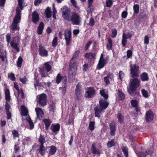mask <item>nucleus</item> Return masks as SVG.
I'll use <instances>...</instances> for the list:
<instances>
[{
    "instance_id": "18",
    "label": "nucleus",
    "mask_w": 157,
    "mask_h": 157,
    "mask_svg": "<svg viewBox=\"0 0 157 157\" xmlns=\"http://www.w3.org/2000/svg\"><path fill=\"white\" fill-rule=\"evenodd\" d=\"M91 150L92 154H96L99 155L101 153V150L99 148H96L94 143H93L92 144Z\"/></svg>"
},
{
    "instance_id": "53",
    "label": "nucleus",
    "mask_w": 157,
    "mask_h": 157,
    "mask_svg": "<svg viewBox=\"0 0 157 157\" xmlns=\"http://www.w3.org/2000/svg\"><path fill=\"white\" fill-rule=\"evenodd\" d=\"M147 152L146 151V152H139L138 154V155L139 157H146L147 155Z\"/></svg>"
},
{
    "instance_id": "45",
    "label": "nucleus",
    "mask_w": 157,
    "mask_h": 157,
    "mask_svg": "<svg viewBox=\"0 0 157 157\" xmlns=\"http://www.w3.org/2000/svg\"><path fill=\"white\" fill-rule=\"evenodd\" d=\"M100 93L101 96L104 97L105 100H107L108 98V95L106 94L104 90H101Z\"/></svg>"
},
{
    "instance_id": "8",
    "label": "nucleus",
    "mask_w": 157,
    "mask_h": 157,
    "mask_svg": "<svg viewBox=\"0 0 157 157\" xmlns=\"http://www.w3.org/2000/svg\"><path fill=\"white\" fill-rule=\"evenodd\" d=\"M107 57H106L105 59L104 58V55L103 53L101 54L99 60L98 61V63L97 65L96 69L98 70H100L102 68L104 67L105 64H106L107 62V59H108Z\"/></svg>"
},
{
    "instance_id": "38",
    "label": "nucleus",
    "mask_w": 157,
    "mask_h": 157,
    "mask_svg": "<svg viewBox=\"0 0 157 157\" xmlns=\"http://www.w3.org/2000/svg\"><path fill=\"white\" fill-rule=\"evenodd\" d=\"M63 76H62L60 73H59L56 77V82L57 84H59L62 80Z\"/></svg>"
},
{
    "instance_id": "56",
    "label": "nucleus",
    "mask_w": 157,
    "mask_h": 157,
    "mask_svg": "<svg viewBox=\"0 0 157 157\" xmlns=\"http://www.w3.org/2000/svg\"><path fill=\"white\" fill-rule=\"evenodd\" d=\"M113 3L111 0H107L106 1V6L107 7H111Z\"/></svg>"
},
{
    "instance_id": "54",
    "label": "nucleus",
    "mask_w": 157,
    "mask_h": 157,
    "mask_svg": "<svg viewBox=\"0 0 157 157\" xmlns=\"http://www.w3.org/2000/svg\"><path fill=\"white\" fill-rule=\"evenodd\" d=\"M149 41V38L148 35L145 36L144 37V44H148Z\"/></svg>"
},
{
    "instance_id": "27",
    "label": "nucleus",
    "mask_w": 157,
    "mask_h": 157,
    "mask_svg": "<svg viewBox=\"0 0 157 157\" xmlns=\"http://www.w3.org/2000/svg\"><path fill=\"white\" fill-rule=\"evenodd\" d=\"M52 13L51 8L49 7H47L44 12L46 17L47 18H49L51 17Z\"/></svg>"
},
{
    "instance_id": "41",
    "label": "nucleus",
    "mask_w": 157,
    "mask_h": 157,
    "mask_svg": "<svg viewBox=\"0 0 157 157\" xmlns=\"http://www.w3.org/2000/svg\"><path fill=\"white\" fill-rule=\"evenodd\" d=\"M79 54L80 51H76L72 56L71 59H72V60H75V59H77L78 57H79Z\"/></svg>"
},
{
    "instance_id": "15",
    "label": "nucleus",
    "mask_w": 157,
    "mask_h": 157,
    "mask_svg": "<svg viewBox=\"0 0 157 157\" xmlns=\"http://www.w3.org/2000/svg\"><path fill=\"white\" fill-rule=\"evenodd\" d=\"M32 21L35 24H37L40 20L39 15L36 10L34 11L32 14Z\"/></svg>"
},
{
    "instance_id": "51",
    "label": "nucleus",
    "mask_w": 157,
    "mask_h": 157,
    "mask_svg": "<svg viewBox=\"0 0 157 157\" xmlns=\"http://www.w3.org/2000/svg\"><path fill=\"white\" fill-rule=\"evenodd\" d=\"M141 93L143 96L145 98H147L148 97V94L147 90L144 89L141 90Z\"/></svg>"
},
{
    "instance_id": "63",
    "label": "nucleus",
    "mask_w": 157,
    "mask_h": 157,
    "mask_svg": "<svg viewBox=\"0 0 157 157\" xmlns=\"http://www.w3.org/2000/svg\"><path fill=\"white\" fill-rule=\"evenodd\" d=\"M18 144L14 145V150L15 153H17L20 150V147H18Z\"/></svg>"
},
{
    "instance_id": "57",
    "label": "nucleus",
    "mask_w": 157,
    "mask_h": 157,
    "mask_svg": "<svg viewBox=\"0 0 157 157\" xmlns=\"http://www.w3.org/2000/svg\"><path fill=\"white\" fill-rule=\"evenodd\" d=\"M20 81L24 84H25L26 81H27L26 77L25 76H24V77H22V78L20 77Z\"/></svg>"
},
{
    "instance_id": "55",
    "label": "nucleus",
    "mask_w": 157,
    "mask_h": 157,
    "mask_svg": "<svg viewBox=\"0 0 157 157\" xmlns=\"http://www.w3.org/2000/svg\"><path fill=\"white\" fill-rule=\"evenodd\" d=\"M132 55V50H128L127 51V56L128 58H131Z\"/></svg>"
},
{
    "instance_id": "33",
    "label": "nucleus",
    "mask_w": 157,
    "mask_h": 157,
    "mask_svg": "<svg viewBox=\"0 0 157 157\" xmlns=\"http://www.w3.org/2000/svg\"><path fill=\"white\" fill-rule=\"evenodd\" d=\"M26 120L28 121L30 125V129H33L34 127V125L31 118L29 116L27 117L26 118Z\"/></svg>"
},
{
    "instance_id": "47",
    "label": "nucleus",
    "mask_w": 157,
    "mask_h": 157,
    "mask_svg": "<svg viewBox=\"0 0 157 157\" xmlns=\"http://www.w3.org/2000/svg\"><path fill=\"white\" fill-rule=\"evenodd\" d=\"M94 121H90L89 126V128L91 131H93L94 128Z\"/></svg>"
},
{
    "instance_id": "40",
    "label": "nucleus",
    "mask_w": 157,
    "mask_h": 157,
    "mask_svg": "<svg viewBox=\"0 0 157 157\" xmlns=\"http://www.w3.org/2000/svg\"><path fill=\"white\" fill-rule=\"evenodd\" d=\"M23 61V60L21 57L19 56L17 61V65L18 67H21Z\"/></svg>"
},
{
    "instance_id": "14",
    "label": "nucleus",
    "mask_w": 157,
    "mask_h": 157,
    "mask_svg": "<svg viewBox=\"0 0 157 157\" xmlns=\"http://www.w3.org/2000/svg\"><path fill=\"white\" fill-rule=\"evenodd\" d=\"M109 126L110 129V133L111 136H114L116 134V126L115 123L112 121L109 123Z\"/></svg>"
},
{
    "instance_id": "19",
    "label": "nucleus",
    "mask_w": 157,
    "mask_h": 157,
    "mask_svg": "<svg viewBox=\"0 0 157 157\" xmlns=\"http://www.w3.org/2000/svg\"><path fill=\"white\" fill-rule=\"evenodd\" d=\"M102 110L99 106L97 105L94 108V114L96 117L98 118L100 117Z\"/></svg>"
},
{
    "instance_id": "6",
    "label": "nucleus",
    "mask_w": 157,
    "mask_h": 157,
    "mask_svg": "<svg viewBox=\"0 0 157 157\" xmlns=\"http://www.w3.org/2000/svg\"><path fill=\"white\" fill-rule=\"evenodd\" d=\"M81 19L82 18L80 17V15L78 13L74 12L72 13L70 21H71V23L73 25H79L81 22Z\"/></svg>"
},
{
    "instance_id": "26",
    "label": "nucleus",
    "mask_w": 157,
    "mask_h": 157,
    "mask_svg": "<svg viewBox=\"0 0 157 157\" xmlns=\"http://www.w3.org/2000/svg\"><path fill=\"white\" fill-rule=\"evenodd\" d=\"M38 76V75L36 76L34 78V84L35 88L36 86L40 87L41 85V83L39 82L40 79Z\"/></svg>"
},
{
    "instance_id": "50",
    "label": "nucleus",
    "mask_w": 157,
    "mask_h": 157,
    "mask_svg": "<svg viewBox=\"0 0 157 157\" xmlns=\"http://www.w3.org/2000/svg\"><path fill=\"white\" fill-rule=\"evenodd\" d=\"M17 1L20 10H22L23 8V1L22 0H17Z\"/></svg>"
},
{
    "instance_id": "3",
    "label": "nucleus",
    "mask_w": 157,
    "mask_h": 157,
    "mask_svg": "<svg viewBox=\"0 0 157 157\" xmlns=\"http://www.w3.org/2000/svg\"><path fill=\"white\" fill-rule=\"evenodd\" d=\"M21 19V12L19 8L17 7L16 10V14L11 25V29L12 31L19 30V27L18 25Z\"/></svg>"
},
{
    "instance_id": "23",
    "label": "nucleus",
    "mask_w": 157,
    "mask_h": 157,
    "mask_svg": "<svg viewBox=\"0 0 157 157\" xmlns=\"http://www.w3.org/2000/svg\"><path fill=\"white\" fill-rule=\"evenodd\" d=\"M21 115L23 116H26L27 115L28 111L24 105H21Z\"/></svg>"
},
{
    "instance_id": "24",
    "label": "nucleus",
    "mask_w": 157,
    "mask_h": 157,
    "mask_svg": "<svg viewBox=\"0 0 157 157\" xmlns=\"http://www.w3.org/2000/svg\"><path fill=\"white\" fill-rule=\"evenodd\" d=\"M38 151L39 153L42 156H43L45 154V147L44 145H40Z\"/></svg>"
},
{
    "instance_id": "36",
    "label": "nucleus",
    "mask_w": 157,
    "mask_h": 157,
    "mask_svg": "<svg viewBox=\"0 0 157 157\" xmlns=\"http://www.w3.org/2000/svg\"><path fill=\"white\" fill-rule=\"evenodd\" d=\"M121 149L125 157H128V148L126 147L123 146L121 147Z\"/></svg>"
},
{
    "instance_id": "37",
    "label": "nucleus",
    "mask_w": 157,
    "mask_h": 157,
    "mask_svg": "<svg viewBox=\"0 0 157 157\" xmlns=\"http://www.w3.org/2000/svg\"><path fill=\"white\" fill-rule=\"evenodd\" d=\"M49 62H47L44 63V66L47 72H49L52 70V66L49 64Z\"/></svg>"
},
{
    "instance_id": "39",
    "label": "nucleus",
    "mask_w": 157,
    "mask_h": 157,
    "mask_svg": "<svg viewBox=\"0 0 157 157\" xmlns=\"http://www.w3.org/2000/svg\"><path fill=\"white\" fill-rule=\"evenodd\" d=\"M134 13L137 14L138 13L139 11V6L138 4H135L133 6Z\"/></svg>"
},
{
    "instance_id": "4",
    "label": "nucleus",
    "mask_w": 157,
    "mask_h": 157,
    "mask_svg": "<svg viewBox=\"0 0 157 157\" xmlns=\"http://www.w3.org/2000/svg\"><path fill=\"white\" fill-rule=\"evenodd\" d=\"M5 97L6 102L5 105V109L6 113L7 119L9 120L12 117V114L10 111V109H11V106L8 103V102L10 101L11 98L10 91L8 89H6L5 90Z\"/></svg>"
},
{
    "instance_id": "11",
    "label": "nucleus",
    "mask_w": 157,
    "mask_h": 157,
    "mask_svg": "<svg viewBox=\"0 0 157 157\" xmlns=\"http://www.w3.org/2000/svg\"><path fill=\"white\" fill-rule=\"evenodd\" d=\"M96 54L94 53H86L84 56L87 59H89L88 63L91 65L94 64V60L96 58Z\"/></svg>"
},
{
    "instance_id": "34",
    "label": "nucleus",
    "mask_w": 157,
    "mask_h": 157,
    "mask_svg": "<svg viewBox=\"0 0 157 157\" xmlns=\"http://www.w3.org/2000/svg\"><path fill=\"white\" fill-rule=\"evenodd\" d=\"M38 141L40 143V145H44L46 142V140L44 136L41 134H40V135Z\"/></svg>"
},
{
    "instance_id": "59",
    "label": "nucleus",
    "mask_w": 157,
    "mask_h": 157,
    "mask_svg": "<svg viewBox=\"0 0 157 157\" xmlns=\"http://www.w3.org/2000/svg\"><path fill=\"white\" fill-rule=\"evenodd\" d=\"M8 77L10 78V79L13 81H14L16 80V78L15 77L13 73H11L10 75H9Z\"/></svg>"
},
{
    "instance_id": "9",
    "label": "nucleus",
    "mask_w": 157,
    "mask_h": 157,
    "mask_svg": "<svg viewBox=\"0 0 157 157\" xmlns=\"http://www.w3.org/2000/svg\"><path fill=\"white\" fill-rule=\"evenodd\" d=\"M64 35L66 41V45L68 46L69 45L71 40V32L68 29H66L64 31Z\"/></svg>"
},
{
    "instance_id": "58",
    "label": "nucleus",
    "mask_w": 157,
    "mask_h": 157,
    "mask_svg": "<svg viewBox=\"0 0 157 157\" xmlns=\"http://www.w3.org/2000/svg\"><path fill=\"white\" fill-rule=\"evenodd\" d=\"M91 43L92 42L91 40L88 41L85 46L84 50L85 51H86L89 48Z\"/></svg>"
},
{
    "instance_id": "61",
    "label": "nucleus",
    "mask_w": 157,
    "mask_h": 157,
    "mask_svg": "<svg viewBox=\"0 0 157 157\" xmlns=\"http://www.w3.org/2000/svg\"><path fill=\"white\" fill-rule=\"evenodd\" d=\"M14 87L17 90L18 94V95H19L20 94V89H19L18 85L15 82H14Z\"/></svg>"
},
{
    "instance_id": "28",
    "label": "nucleus",
    "mask_w": 157,
    "mask_h": 157,
    "mask_svg": "<svg viewBox=\"0 0 157 157\" xmlns=\"http://www.w3.org/2000/svg\"><path fill=\"white\" fill-rule=\"evenodd\" d=\"M50 150L49 151V155H53L56 153L57 150V148L55 146L52 145L49 147Z\"/></svg>"
},
{
    "instance_id": "13",
    "label": "nucleus",
    "mask_w": 157,
    "mask_h": 157,
    "mask_svg": "<svg viewBox=\"0 0 157 157\" xmlns=\"http://www.w3.org/2000/svg\"><path fill=\"white\" fill-rule=\"evenodd\" d=\"M38 52L41 56H47L48 55V52L45 49V47L42 46L41 44L39 46Z\"/></svg>"
},
{
    "instance_id": "29",
    "label": "nucleus",
    "mask_w": 157,
    "mask_h": 157,
    "mask_svg": "<svg viewBox=\"0 0 157 157\" xmlns=\"http://www.w3.org/2000/svg\"><path fill=\"white\" fill-rule=\"evenodd\" d=\"M10 44L11 46L15 49L17 52H19L20 51V49L18 47V43H15L13 40L11 41Z\"/></svg>"
},
{
    "instance_id": "48",
    "label": "nucleus",
    "mask_w": 157,
    "mask_h": 157,
    "mask_svg": "<svg viewBox=\"0 0 157 157\" xmlns=\"http://www.w3.org/2000/svg\"><path fill=\"white\" fill-rule=\"evenodd\" d=\"M94 23L95 21L94 19L92 17H91L90 19L89 22L88 23L87 25L92 27L94 25Z\"/></svg>"
},
{
    "instance_id": "5",
    "label": "nucleus",
    "mask_w": 157,
    "mask_h": 157,
    "mask_svg": "<svg viewBox=\"0 0 157 157\" xmlns=\"http://www.w3.org/2000/svg\"><path fill=\"white\" fill-rule=\"evenodd\" d=\"M61 10L63 18L65 20L70 22L71 17L70 8L64 6L61 8Z\"/></svg>"
},
{
    "instance_id": "25",
    "label": "nucleus",
    "mask_w": 157,
    "mask_h": 157,
    "mask_svg": "<svg viewBox=\"0 0 157 157\" xmlns=\"http://www.w3.org/2000/svg\"><path fill=\"white\" fill-rule=\"evenodd\" d=\"M118 96L119 100L120 101L123 100L125 98V94L122 92V90H118Z\"/></svg>"
},
{
    "instance_id": "30",
    "label": "nucleus",
    "mask_w": 157,
    "mask_h": 157,
    "mask_svg": "<svg viewBox=\"0 0 157 157\" xmlns=\"http://www.w3.org/2000/svg\"><path fill=\"white\" fill-rule=\"evenodd\" d=\"M141 79L143 81H147L149 79L147 74L146 72H143L140 75Z\"/></svg>"
},
{
    "instance_id": "10",
    "label": "nucleus",
    "mask_w": 157,
    "mask_h": 157,
    "mask_svg": "<svg viewBox=\"0 0 157 157\" xmlns=\"http://www.w3.org/2000/svg\"><path fill=\"white\" fill-rule=\"evenodd\" d=\"M37 103L42 107H44L47 104V96L45 94L39 95Z\"/></svg>"
},
{
    "instance_id": "52",
    "label": "nucleus",
    "mask_w": 157,
    "mask_h": 157,
    "mask_svg": "<svg viewBox=\"0 0 157 157\" xmlns=\"http://www.w3.org/2000/svg\"><path fill=\"white\" fill-rule=\"evenodd\" d=\"M49 108H50L49 110L52 112H54L55 109V105L53 102H52L51 104L49 105Z\"/></svg>"
},
{
    "instance_id": "42",
    "label": "nucleus",
    "mask_w": 157,
    "mask_h": 157,
    "mask_svg": "<svg viewBox=\"0 0 157 157\" xmlns=\"http://www.w3.org/2000/svg\"><path fill=\"white\" fill-rule=\"evenodd\" d=\"M58 44V37L57 36L54 37L52 43V46L56 47Z\"/></svg>"
},
{
    "instance_id": "60",
    "label": "nucleus",
    "mask_w": 157,
    "mask_h": 157,
    "mask_svg": "<svg viewBox=\"0 0 157 157\" xmlns=\"http://www.w3.org/2000/svg\"><path fill=\"white\" fill-rule=\"evenodd\" d=\"M62 86H66V84L67 82V77L66 76H63V78L62 79Z\"/></svg>"
},
{
    "instance_id": "64",
    "label": "nucleus",
    "mask_w": 157,
    "mask_h": 157,
    "mask_svg": "<svg viewBox=\"0 0 157 157\" xmlns=\"http://www.w3.org/2000/svg\"><path fill=\"white\" fill-rule=\"evenodd\" d=\"M113 74L110 72H109L108 73L107 76L106 77L112 79L113 78Z\"/></svg>"
},
{
    "instance_id": "2",
    "label": "nucleus",
    "mask_w": 157,
    "mask_h": 157,
    "mask_svg": "<svg viewBox=\"0 0 157 157\" xmlns=\"http://www.w3.org/2000/svg\"><path fill=\"white\" fill-rule=\"evenodd\" d=\"M77 64L75 60L71 59L69 66L68 80L69 82H72L75 79L77 70Z\"/></svg>"
},
{
    "instance_id": "44",
    "label": "nucleus",
    "mask_w": 157,
    "mask_h": 157,
    "mask_svg": "<svg viewBox=\"0 0 157 157\" xmlns=\"http://www.w3.org/2000/svg\"><path fill=\"white\" fill-rule=\"evenodd\" d=\"M131 103L132 106L133 107L135 108L138 106V103L137 101L135 99L131 100Z\"/></svg>"
},
{
    "instance_id": "21",
    "label": "nucleus",
    "mask_w": 157,
    "mask_h": 157,
    "mask_svg": "<svg viewBox=\"0 0 157 157\" xmlns=\"http://www.w3.org/2000/svg\"><path fill=\"white\" fill-rule=\"evenodd\" d=\"M44 24L42 22H41L39 24L37 29V33L39 35H41L42 34L44 29Z\"/></svg>"
},
{
    "instance_id": "16",
    "label": "nucleus",
    "mask_w": 157,
    "mask_h": 157,
    "mask_svg": "<svg viewBox=\"0 0 157 157\" xmlns=\"http://www.w3.org/2000/svg\"><path fill=\"white\" fill-rule=\"evenodd\" d=\"M60 125L59 123L52 124L51 127L52 131L55 134H56L60 130Z\"/></svg>"
},
{
    "instance_id": "49",
    "label": "nucleus",
    "mask_w": 157,
    "mask_h": 157,
    "mask_svg": "<svg viewBox=\"0 0 157 157\" xmlns=\"http://www.w3.org/2000/svg\"><path fill=\"white\" fill-rule=\"evenodd\" d=\"M117 34V30L115 29H112L111 37L113 38H114L116 37Z\"/></svg>"
},
{
    "instance_id": "62",
    "label": "nucleus",
    "mask_w": 157,
    "mask_h": 157,
    "mask_svg": "<svg viewBox=\"0 0 157 157\" xmlns=\"http://www.w3.org/2000/svg\"><path fill=\"white\" fill-rule=\"evenodd\" d=\"M128 15V12L127 11H123L121 13V17L123 18H126Z\"/></svg>"
},
{
    "instance_id": "32",
    "label": "nucleus",
    "mask_w": 157,
    "mask_h": 157,
    "mask_svg": "<svg viewBox=\"0 0 157 157\" xmlns=\"http://www.w3.org/2000/svg\"><path fill=\"white\" fill-rule=\"evenodd\" d=\"M75 92L76 96V99L77 100H79L81 99L82 96V93L81 92V90H75Z\"/></svg>"
},
{
    "instance_id": "46",
    "label": "nucleus",
    "mask_w": 157,
    "mask_h": 157,
    "mask_svg": "<svg viewBox=\"0 0 157 157\" xmlns=\"http://www.w3.org/2000/svg\"><path fill=\"white\" fill-rule=\"evenodd\" d=\"M124 76L125 74L122 71H119V77L120 80L122 81L123 79L124 78Z\"/></svg>"
},
{
    "instance_id": "20",
    "label": "nucleus",
    "mask_w": 157,
    "mask_h": 157,
    "mask_svg": "<svg viewBox=\"0 0 157 157\" xmlns=\"http://www.w3.org/2000/svg\"><path fill=\"white\" fill-rule=\"evenodd\" d=\"M43 122L45 125V130H48L49 129V127L51 124L52 121L50 119L44 118L43 120Z\"/></svg>"
},
{
    "instance_id": "12",
    "label": "nucleus",
    "mask_w": 157,
    "mask_h": 157,
    "mask_svg": "<svg viewBox=\"0 0 157 157\" xmlns=\"http://www.w3.org/2000/svg\"><path fill=\"white\" fill-rule=\"evenodd\" d=\"M154 114L153 111L150 110L146 112L145 114V119L147 122H150L153 121Z\"/></svg>"
},
{
    "instance_id": "43",
    "label": "nucleus",
    "mask_w": 157,
    "mask_h": 157,
    "mask_svg": "<svg viewBox=\"0 0 157 157\" xmlns=\"http://www.w3.org/2000/svg\"><path fill=\"white\" fill-rule=\"evenodd\" d=\"M12 133L14 139H15L16 138L19 137V132L17 130H13L12 131Z\"/></svg>"
},
{
    "instance_id": "22",
    "label": "nucleus",
    "mask_w": 157,
    "mask_h": 157,
    "mask_svg": "<svg viewBox=\"0 0 157 157\" xmlns=\"http://www.w3.org/2000/svg\"><path fill=\"white\" fill-rule=\"evenodd\" d=\"M35 110L36 113L37 117L38 118L42 117L44 115V113L42 109L39 108H36Z\"/></svg>"
},
{
    "instance_id": "1",
    "label": "nucleus",
    "mask_w": 157,
    "mask_h": 157,
    "mask_svg": "<svg viewBox=\"0 0 157 157\" xmlns=\"http://www.w3.org/2000/svg\"><path fill=\"white\" fill-rule=\"evenodd\" d=\"M130 71L131 79L128 92L132 96L136 98H139L141 97L139 91L137 89L140 86V80L138 78L139 77L140 68L136 64H131L130 65Z\"/></svg>"
},
{
    "instance_id": "7",
    "label": "nucleus",
    "mask_w": 157,
    "mask_h": 157,
    "mask_svg": "<svg viewBox=\"0 0 157 157\" xmlns=\"http://www.w3.org/2000/svg\"><path fill=\"white\" fill-rule=\"evenodd\" d=\"M96 91L94 88L92 86L87 87L85 92V97L86 98H94L96 94Z\"/></svg>"
},
{
    "instance_id": "31",
    "label": "nucleus",
    "mask_w": 157,
    "mask_h": 157,
    "mask_svg": "<svg viewBox=\"0 0 157 157\" xmlns=\"http://www.w3.org/2000/svg\"><path fill=\"white\" fill-rule=\"evenodd\" d=\"M106 144L108 148H110L112 147L115 146L116 143L114 140L112 139L111 141H108Z\"/></svg>"
},
{
    "instance_id": "35",
    "label": "nucleus",
    "mask_w": 157,
    "mask_h": 157,
    "mask_svg": "<svg viewBox=\"0 0 157 157\" xmlns=\"http://www.w3.org/2000/svg\"><path fill=\"white\" fill-rule=\"evenodd\" d=\"M117 118L118 121L121 124H122L124 122V117L122 114L121 113H119L117 114Z\"/></svg>"
},
{
    "instance_id": "17",
    "label": "nucleus",
    "mask_w": 157,
    "mask_h": 157,
    "mask_svg": "<svg viewBox=\"0 0 157 157\" xmlns=\"http://www.w3.org/2000/svg\"><path fill=\"white\" fill-rule=\"evenodd\" d=\"M99 103V107L102 109H106L109 105V102L105 100L100 99Z\"/></svg>"
}]
</instances>
